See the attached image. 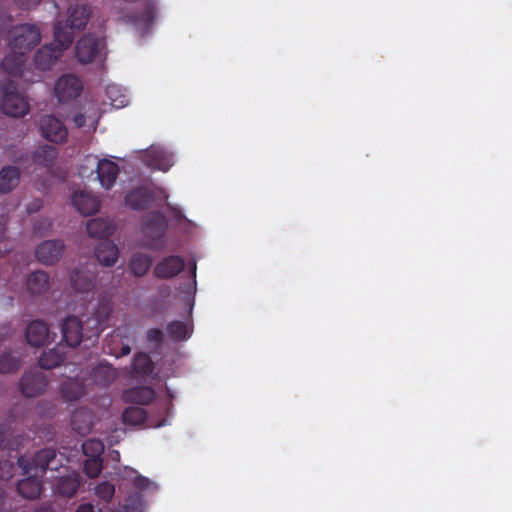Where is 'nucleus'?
Here are the masks:
<instances>
[{
	"instance_id": "f257e3e1",
	"label": "nucleus",
	"mask_w": 512,
	"mask_h": 512,
	"mask_svg": "<svg viewBox=\"0 0 512 512\" xmlns=\"http://www.w3.org/2000/svg\"><path fill=\"white\" fill-rule=\"evenodd\" d=\"M0 89L2 92V111L6 115L19 118L24 117L30 110L27 99L18 92L17 83L7 78L1 81Z\"/></svg>"
},
{
	"instance_id": "f03ea898",
	"label": "nucleus",
	"mask_w": 512,
	"mask_h": 512,
	"mask_svg": "<svg viewBox=\"0 0 512 512\" xmlns=\"http://www.w3.org/2000/svg\"><path fill=\"white\" fill-rule=\"evenodd\" d=\"M56 456L54 448H44L38 451L32 460L26 459L23 455L18 457L17 465L22 469L23 475L34 474L42 477L48 469H56L52 466Z\"/></svg>"
},
{
	"instance_id": "7ed1b4c3",
	"label": "nucleus",
	"mask_w": 512,
	"mask_h": 512,
	"mask_svg": "<svg viewBox=\"0 0 512 512\" xmlns=\"http://www.w3.org/2000/svg\"><path fill=\"white\" fill-rule=\"evenodd\" d=\"M41 34L35 24H21L12 30V39L10 40L11 50H17L26 54L39 44Z\"/></svg>"
},
{
	"instance_id": "20e7f679",
	"label": "nucleus",
	"mask_w": 512,
	"mask_h": 512,
	"mask_svg": "<svg viewBox=\"0 0 512 512\" xmlns=\"http://www.w3.org/2000/svg\"><path fill=\"white\" fill-rule=\"evenodd\" d=\"M104 47V39L92 33L85 34L76 43V58L82 64L91 63L100 56Z\"/></svg>"
},
{
	"instance_id": "39448f33",
	"label": "nucleus",
	"mask_w": 512,
	"mask_h": 512,
	"mask_svg": "<svg viewBox=\"0 0 512 512\" xmlns=\"http://www.w3.org/2000/svg\"><path fill=\"white\" fill-rule=\"evenodd\" d=\"M111 310V304L108 300L103 299L98 302L92 316L87 317L85 320V324L90 329L88 332L89 334H87L88 339H98L100 333L103 331L107 321L109 320Z\"/></svg>"
},
{
	"instance_id": "423d86ee",
	"label": "nucleus",
	"mask_w": 512,
	"mask_h": 512,
	"mask_svg": "<svg viewBox=\"0 0 512 512\" xmlns=\"http://www.w3.org/2000/svg\"><path fill=\"white\" fill-rule=\"evenodd\" d=\"M48 386L46 375L39 371H27L22 376L19 389L25 397H36L42 394Z\"/></svg>"
},
{
	"instance_id": "0eeeda50",
	"label": "nucleus",
	"mask_w": 512,
	"mask_h": 512,
	"mask_svg": "<svg viewBox=\"0 0 512 512\" xmlns=\"http://www.w3.org/2000/svg\"><path fill=\"white\" fill-rule=\"evenodd\" d=\"M83 89L79 77L73 74L62 75L55 84V95L59 102H66L78 97Z\"/></svg>"
},
{
	"instance_id": "6e6552de",
	"label": "nucleus",
	"mask_w": 512,
	"mask_h": 512,
	"mask_svg": "<svg viewBox=\"0 0 512 512\" xmlns=\"http://www.w3.org/2000/svg\"><path fill=\"white\" fill-rule=\"evenodd\" d=\"M40 131L42 136L51 142L62 143L67 140V128L53 115H45L40 119Z\"/></svg>"
},
{
	"instance_id": "1a4fd4ad",
	"label": "nucleus",
	"mask_w": 512,
	"mask_h": 512,
	"mask_svg": "<svg viewBox=\"0 0 512 512\" xmlns=\"http://www.w3.org/2000/svg\"><path fill=\"white\" fill-rule=\"evenodd\" d=\"M185 268L184 258L179 255H169L160 260L153 269L156 278L162 280L172 279Z\"/></svg>"
},
{
	"instance_id": "9d476101",
	"label": "nucleus",
	"mask_w": 512,
	"mask_h": 512,
	"mask_svg": "<svg viewBox=\"0 0 512 512\" xmlns=\"http://www.w3.org/2000/svg\"><path fill=\"white\" fill-rule=\"evenodd\" d=\"M64 249L65 244L62 240H46L37 246L35 256L40 263L52 265L61 258Z\"/></svg>"
},
{
	"instance_id": "9b49d317",
	"label": "nucleus",
	"mask_w": 512,
	"mask_h": 512,
	"mask_svg": "<svg viewBox=\"0 0 512 512\" xmlns=\"http://www.w3.org/2000/svg\"><path fill=\"white\" fill-rule=\"evenodd\" d=\"M83 322L76 316H68L61 326L62 340L69 347H77L84 337Z\"/></svg>"
},
{
	"instance_id": "f8f14e48",
	"label": "nucleus",
	"mask_w": 512,
	"mask_h": 512,
	"mask_svg": "<svg viewBox=\"0 0 512 512\" xmlns=\"http://www.w3.org/2000/svg\"><path fill=\"white\" fill-rule=\"evenodd\" d=\"M62 56V49L51 43L41 46L34 55V65L41 71L50 70L56 61Z\"/></svg>"
},
{
	"instance_id": "ddd939ff",
	"label": "nucleus",
	"mask_w": 512,
	"mask_h": 512,
	"mask_svg": "<svg viewBox=\"0 0 512 512\" xmlns=\"http://www.w3.org/2000/svg\"><path fill=\"white\" fill-rule=\"evenodd\" d=\"M143 233L153 239L161 238L167 229V219L162 212L152 211L143 218Z\"/></svg>"
},
{
	"instance_id": "4468645a",
	"label": "nucleus",
	"mask_w": 512,
	"mask_h": 512,
	"mask_svg": "<svg viewBox=\"0 0 512 512\" xmlns=\"http://www.w3.org/2000/svg\"><path fill=\"white\" fill-rule=\"evenodd\" d=\"M72 204L83 216H90L98 212L100 200L98 197L86 191H75L72 196Z\"/></svg>"
},
{
	"instance_id": "2eb2a0df",
	"label": "nucleus",
	"mask_w": 512,
	"mask_h": 512,
	"mask_svg": "<svg viewBox=\"0 0 512 512\" xmlns=\"http://www.w3.org/2000/svg\"><path fill=\"white\" fill-rule=\"evenodd\" d=\"M51 338L48 325L42 320L32 321L26 329V340L34 347L45 345Z\"/></svg>"
},
{
	"instance_id": "dca6fc26",
	"label": "nucleus",
	"mask_w": 512,
	"mask_h": 512,
	"mask_svg": "<svg viewBox=\"0 0 512 512\" xmlns=\"http://www.w3.org/2000/svg\"><path fill=\"white\" fill-rule=\"evenodd\" d=\"M153 200L154 195L151 190L146 187H139L125 196V205L133 210L143 211L150 206Z\"/></svg>"
},
{
	"instance_id": "f3484780",
	"label": "nucleus",
	"mask_w": 512,
	"mask_h": 512,
	"mask_svg": "<svg viewBox=\"0 0 512 512\" xmlns=\"http://www.w3.org/2000/svg\"><path fill=\"white\" fill-rule=\"evenodd\" d=\"M80 484V475L77 472H71L57 479L54 490L56 494L62 497L72 498L78 491Z\"/></svg>"
},
{
	"instance_id": "a211bd4d",
	"label": "nucleus",
	"mask_w": 512,
	"mask_h": 512,
	"mask_svg": "<svg viewBox=\"0 0 512 512\" xmlns=\"http://www.w3.org/2000/svg\"><path fill=\"white\" fill-rule=\"evenodd\" d=\"M67 13V26L76 30H82L89 20L90 8L84 4L74 3L69 6Z\"/></svg>"
},
{
	"instance_id": "6ab92c4d",
	"label": "nucleus",
	"mask_w": 512,
	"mask_h": 512,
	"mask_svg": "<svg viewBox=\"0 0 512 512\" xmlns=\"http://www.w3.org/2000/svg\"><path fill=\"white\" fill-rule=\"evenodd\" d=\"M96 172L102 187L110 189L114 185L119 174V167L111 160L102 159L98 162Z\"/></svg>"
},
{
	"instance_id": "aec40b11",
	"label": "nucleus",
	"mask_w": 512,
	"mask_h": 512,
	"mask_svg": "<svg viewBox=\"0 0 512 512\" xmlns=\"http://www.w3.org/2000/svg\"><path fill=\"white\" fill-rule=\"evenodd\" d=\"M30 476L22 479L17 484L18 493L26 499H38L43 491V483L39 476L29 474Z\"/></svg>"
},
{
	"instance_id": "412c9836",
	"label": "nucleus",
	"mask_w": 512,
	"mask_h": 512,
	"mask_svg": "<svg viewBox=\"0 0 512 512\" xmlns=\"http://www.w3.org/2000/svg\"><path fill=\"white\" fill-rule=\"evenodd\" d=\"M122 398L126 403L147 405L155 398V391L148 386L132 387L124 390Z\"/></svg>"
},
{
	"instance_id": "4be33fe9",
	"label": "nucleus",
	"mask_w": 512,
	"mask_h": 512,
	"mask_svg": "<svg viewBox=\"0 0 512 512\" xmlns=\"http://www.w3.org/2000/svg\"><path fill=\"white\" fill-rule=\"evenodd\" d=\"M95 256L104 266H113L118 259V248L113 241L102 240L95 247Z\"/></svg>"
},
{
	"instance_id": "5701e85b",
	"label": "nucleus",
	"mask_w": 512,
	"mask_h": 512,
	"mask_svg": "<svg viewBox=\"0 0 512 512\" xmlns=\"http://www.w3.org/2000/svg\"><path fill=\"white\" fill-rule=\"evenodd\" d=\"M114 225L111 220L101 217L90 219L87 222L86 230L93 238L108 239L114 233Z\"/></svg>"
},
{
	"instance_id": "b1692460",
	"label": "nucleus",
	"mask_w": 512,
	"mask_h": 512,
	"mask_svg": "<svg viewBox=\"0 0 512 512\" xmlns=\"http://www.w3.org/2000/svg\"><path fill=\"white\" fill-rule=\"evenodd\" d=\"M58 157L57 149L52 145H41L31 156L32 162L40 167L51 168Z\"/></svg>"
},
{
	"instance_id": "393cba45",
	"label": "nucleus",
	"mask_w": 512,
	"mask_h": 512,
	"mask_svg": "<svg viewBox=\"0 0 512 512\" xmlns=\"http://www.w3.org/2000/svg\"><path fill=\"white\" fill-rule=\"evenodd\" d=\"M153 259L145 253H135L129 261V270L131 274L137 278L145 276L150 270Z\"/></svg>"
},
{
	"instance_id": "a878e982",
	"label": "nucleus",
	"mask_w": 512,
	"mask_h": 512,
	"mask_svg": "<svg viewBox=\"0 0 512 512\" xmlns=\"http://www.w3.org/2000/svg\"><path fill=\"white\" fill-rule=\"evenodd\" d=\"M25 63V54L17 50L5 56L1 63L2 69L12 76L21 75Z\"/></svg>"
},
{
	"instance_id": "bb28decb",
	"label": "nucleus",
	"mask_w": 512,
	"mask_h": 512,
	"mask_svg": "<svg viewBox=\"0 0 512 512\" xmlns=\"http://www.w3.org/2000/svg\"><path fill=\"white\" fill-rule=\"evenodd\" d=\"M72 288L77 292H89L94 288L95 275L91 272L75 270L70 276Z\"/></svg>"
},
{
	"instance_id": "cd10ccee",
	"label": "nucleus",
	"mask_w": 512,
	"mask_h": 512,
	"mask_svg": "<svg viewBox=\"0 0 512 512\" xmlns=\"http://www.w3.org/2000/svg\"><path fill=\"white\" fill-rule=\"evenodd\" d=\"M145 164L154 169L166 172L172 166V157L161 150L149 151L144 160Z\"/></svg>"
},
{
	"instance_id": "c85d7f7f",
	"label": "nucleus",
	"mask_w": 512,
	"mask_h": 512,
	"mask_svg": "<svg viewBox=\"0 0 512 512\" xmlns=\"http://www.w3.org/2000/svg\"><path fill=\"white\" fill-rule=\"evenodd\" d=\"M26 286L30 294L41 295L49 288V276L44 271H35L28 276Z\"/></svg>"
},
{
	"instance_id": "c756f323",
	"label": "nucleus",
	"mask_w": 512,
	"mask_h": 512,
	"mask_svg": "<svg viewBox=\"0 0 512 512\" xmlns=\"http://www.w3.org/2000/svg\"><path fill=\"white\" fill-rule=\"evenodd\" d=\"M74 30L75 28H69L67 26V22L65 25L61 21H58L54 26V40L57 43L58 47L62 49V52L69 48L74 40Z\"/></svg>"
},
{
	"instance_id": "7c9ffc66",
	"label": "nucleus",
	"mask_w": 512,
	"mask_h": 512,
	"mask_svg": "<svg viewBox=\"0 0 512 512\" xmlns=\"http://www.w3.org/2000/svg\"><path fill=\"white\" fill-rule=\"evenodd\" d=\"M91 376L97 385L107 387L116 379L117 372L111 365L100 364L92 370Z\"/></svg>"
},
{
	"instance_id": "2f4dec72",
	"label": "nucleus",
	"mask_w": 512,
	"mask_h": 512,
	"mask_svg": "<svg viewBox=\"0 0 512 512\" xmlns=\"http://www.w3.org/2000/svg\"><path fill=\"white\" fill-rule=\"evenodd\" d=\"M20 172L17 167L7 166L0 171V192H10L19 182Z\"/></svg>"
},
{
	"instance_id": "473e14b6",
	"label": "nucleus",
	"mask_w": 512,
	"mask_h": 512,
	"mask_svg": "<svg viewBox=\"0 0 512 512\" xmlns=\"http://www.w3.org/2000/svg\"><path fill=\"white\" fill-rule=\"evenodd\" d=\"M24 437L21 435L11 437L10 430L0 424V449L16 451L23 445Z\"/></svg>"
},
{
	"instance_id": "72a5a7b5",
	"label": "nucleus",
	"mask_w": 512,
	"mask_h": 512,
	"mask_svg": "<svg viewBox=\"0 0 512 512\" xmlns=\"http://www.w3.org/2000/svg\"><path fill=\"white\" fill-rule=\"evenodd\" d=\"M147 419V412L142 407H127L122 414L123 423L131 426H139L144 424Z\"/></svg>"
},
{
	"instance_id": "f704fd0d",
	"label": "nucleus",
	"mask_w": 512,
	"mask_h": 512,
	"mask_svg": "<svg viewBox=\"0 0 512 512\" xmlns=\"http://www.w3.org/2000/svg\"><path fill=\"white\" fill-rule=\"evenodd\" d=\"M132 368L136 374L140 376H148L153 373L154 364L148 354L140 352L135 354Z\"/></svg>"
},
{
	"instance_id": "c9c22d12",
	"label": "nucleus",
	"mask_w": 512,
	"mask_h": 512,
	"mask_svg": "<svg viewBox=\"0 0 512 512\" xmlns=\"http://www.w3.org/2000/svg\"><path fill=\"white\" fill-rule=\"evenodd\" d=\"M168 336L176 341L186 340L192 333V328L185 322L172 321L166 327Z\"/></svg>"
},
{
	"instance_id": "e433bc0d",
	"label": "nucleus",
	"mask_w": 512,
	"mask_h": 512,
	"mask_svg": "<svg viewBox=\"0 0 512 512\" xmlns=\"http://www.w3.org/2000/svg\"><path fill=\"white\" fill-rule=\"evenodd\" d=\"M71 425L78 434L84 435L91 429V417L84 410H77L72 415Z\"/></svg>"
},
{
	"instance_id": "4c0bfd02",
	"label": "nucleus",
	"mask_w": 512,
	"mask_h": 512,
	"mask_svg": "<svg viewBox=\"0 0 512 512\" xmlns=\"http://www.w3.org/2000/svg\"><path fill=\"white\" fill-rule=\"evenodd\" d=\"M61 395L67 401H77L84 393L83 386L75 380L69 379L61 385Z\"/></svg>"
},
{
	"instance_id": "58836bf2",
	"label": "nucleus",
	"mask_w": 512,
	"mask_h": 512,
	"mask_svg": "<svg viewBox=\"0 0 512 512\" xmlns=\"http://www.w3.org/2000/svg\"><path fill=\"white\" fill-rule=\"evenodd\" d=\"M64 358L56 349L44 351L39 358V366L43 369H53L60 366Z\"/></svg>"
},
{
	"instance_id": "ea45409f",
	"label": "nucleus",
	"mask_w": 512,
	"mask_h": 512,
	"mask_svg": "<svg viewBox=\"0 0 512 512\" xmlns=\"http://www.w3.org/2000/svg\"><path fill=\"white\" fill-rule=\"evenodd\" d=\"M143 497L142 494L136 492L125 498L124 503L120 505L117 512H142Z\"/></svg>"
},
{
	"instance_id": "a19ab883",
	"label": "nucleus",
	"mask_w": 512,
	"mask_h": 512,
	"mask_svg": "<svg viewBox=\"0 0 512 512\" xmlns=\"http://www.w3.org/2000/svg\"><path fill=\"white\" fill-rule=\"evenodd\" d=\"M21 367L20 358L11 354H3L0 356V372L12 373Z\"/></svg>"
},
{
	"instance_id": "79ce46f5",
	"label": "nucleus",
	"mask_w": 512,
	"mask_h": 512,
	"mask_svg": "<svg viewBox=\"0 0 512 512\" xmlns=\"http://www.w3.org/2000/svg\"><path fill=\"white\" fill-rule=\"evenodd\" d=\"M82 449L88 457H100L104 451V444L98 439H88L83 442Z\"/></svg>"
},
{
	"instance_id": "37998d69",
	"label": "nucleus",
	"mask_w": 512,
	"mask_h": 512,
	"mask_svg": "<svg viewBox=\"0 0 512 512\" xmlns=\"http://www.w3.org/2000/svg\"><path fill=\"white\" fill-rule=\"evenodd\" d=\"M106 94L111 101V105L115 108H122L127 106L128 98L124 94H119V89L116 85H109L106 88Z\"/></svg>"
},
{
	"instance_id": "c03bdc74",
	"label": "nucleus",
	"mask_w": 512,
	"mask_h": 512,
	"mask_svg": "<svg viewBox=\"0 0 512 512\" xmlns=\"http://www.w3.org/2000/svg\"><path fill=\"white\" fill-rule=\"evenodd\" d=\"M102 464L101 457H89L84 462L83 470L89 478H96L101 473Z\"/></svg>"
},
{
	"instance_id": "a18cd8bd",
	"label": "nucleus",
	"mask_w": 512,
	"mask_h": 512,
	"mask_svg": "<svg viewBox=\"0 0 512 512\" xmlns=\"http://www.w3.org/2000/svg\"><path fill=\"white\" fill-rule=\"evenodd\" d=\"M95 494L101 500L109 502L115 494V487L108 481L101 482L95 487Z\"/></svg>"
},
{
	"instance_id": "49530a36",
	"label": "nucleus",
	"mask_w": 512,
	"mask_h": 512,
	"mask_svg": "<svg viewBox=\"0 0 512 512\" xmlns=\"http://www.w3.org/2000/svg\"><path fill=\"white\" fill-rule=\"evenodd\" d=\"M16 472L15 463L10 459L0 460V479L9 480Z\"/></svg>"
},
{
	"instance_id": "de8ad7c7",
	"label": "nucleus",
	"mask_w": 512,
	"mask_h": 512,
	"mask_svg": "<svg viewBox=\"0 0 512 512\" xmlns=\"http://www.w3.org/2000/svg\"><path fill=\"white\" fill-rule=\"evenodd\" d=\"M164 339L163 331L159 328H151L147 332V340L156 344H161Z\"/></svg>"
},
{
	"instance_id": "09e8293b",
	"label": "nucleus",
	"mask_w": 512,
	"mask_h": 512,
	"mask_svg": "<svg viewBox=\"0 0 512 512\" xmlns=\"http://www.w3.org/2000/svg\"><path fill=\"white\" fill-rule=\"evenodd\" d=\"M133 484L139 490H146L149 489L153 483L150 481V479L144 476H137L135 477Z\"/></svg>"
},
{
	"instance_id": "8fccbe9b",
	"label": "nucleus",
	"mask_w": 512,
	"mask_h": 512,
	"mask_svg": "<svg viewBox=\"0 0 512 512\" xmlns=\"http://www.w3.org/2000/svg\"><path fill=\"white\" fill-rule=\"evenodd\" d=\"M12 22L11 16L7 11L0 8V32L8 28Z\"/></svg>"
},
{
	"instance_id": "3c124183",
	"label": "nucleus",
	"mask_w": 512,
	"mask_h": 512,
	"mask_svg": "<svg viewBox=\"0 0 512 512\" xmlns=\"http://www.w3.org/2000/svg\"><path fill=\"white\" fill-rule=\"evenodd\" d=\"M15 3L22 9L31 10L38 6L40 0H15Z\"/></svg>"
},
{
	"instance_id": "603ef678",
	"label": "nucleus",
	"mask_w": 512,
	"mask_h": 512,
	"mask_svg": "<svg viewBox=\"0 0 512 512\" xmlns=\"http://www.w3.org/2000/svg\"><path fill=\"white\" fill-rule=\"evenodd\" d=\"M73 123L77 128H82L86 125V116L82 113H77L73 117Z\"/></svg>"
},
{
	"instance_id": "864d4df0",
	"label": "nucleus",
	"mask_w": 512,
	"mask_h": 512,
	"mask_svg": "<svg viewBox=\"0 0 512 512\" xmlns=\"http://www.w3.org/2000/svg\"><path fill=\"white\" fill-rule=\"evenodd\" d=\"M76 512H95V510L91 504H82L77 508Z\"/></svg>"
},
{
	"instance_id": "5fc2aeb1",
	"label": "nucleus",
	"mask_w": 512,
	"mask_h": 512,
	"mask_svg": "<svg viewBox=\"0 0 512 512\" xmlns=\"http://www.w3.org/2000/svg\"><path fill=\"white\" fill-rule=\"evenodd\" d=\"M130 352H131V348H130V346H129V345H123V346L121 347V355H122V356H125V355L130 354Z\"/></svg>"
},
{
	"instance_id": "6e6d98bb",
	"label": "nucleus",
	"mask_w": 512,
	"mask_h": 512,
	"mask_svg": "<svg viewBox=\"0 0 512 512\" xmlns=\"http://www.w3.org/2000/svg\"><path fill=\"white\" fill-rule=\"evenodd\" d=\"M6 498L5 491L0 487V509L3 507Z\"/></svg>"
},
{
	"instance_id": "4d7b16f0",
	"label": "nucleus",
	"mask_w": 512,
	"mask_h": 512,
	"mask_svg": "<svg viewBox=\"0 0 512 512\" xmlns=\"http://www.w3.org/2000/svg\"><path fill=\"white\" fill-rule=\"evenodd\" d=\"M193 286H196V263H193L192 267ZM196 289V287H194Z\"/></svg>"
}]
</instances>
